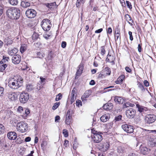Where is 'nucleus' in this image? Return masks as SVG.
Instances as JSON below:
<instances>
[{"label":"nucleus","mask_w":156,"mask_h":156,"mask_svg":"<svg viewBox=\"0 0 156 156\" xmlns=\"http://www.w3.org/2000/svg\"><path fill=\"white\" fill-rule=\"evenodd\" d=\"M91 132L93 134L92 137L94 143H99L102 141L103 137L101 135L103 134L102 132H98L93 128L91 129Z\"/></svg>","instance_id":"3"},{"label":"nucleus","mask_w":156,"mask_h":156,"mask_svg":"<svg viewBox=\"0 0 156 156\" xmlns=\"http://www.w3.org/2000/svg\"><path fill=\"white\" fill-rule=\"evenodd\" d=\"M8 138L10 140H14L17 138L16 133L14 132H9L7 134Z\"/></svg>","instance_id":"13"},{"label":"nucleus","mask_w":156,"mask_h":156,"mask_svg":"<svg viewBox=\"0 0 156 156\" xmlns=\"http://www.w3.org/2000/svg\"><path fill=\"white\" fill-rule=\"evenodd\" d=\"M78 147V144L76 142H74L73 146V149L75 150H76Z\"/></svg>","instance_id":"51"},{"label":"nucleus","mask_w":156,"mask_h":156,"mask_svg":"<svg viewBox=\"0 0 156 156\" xmlns=\"http://www.w3.org/2000/svg\"><path fill=\"white\" fill-rule=\"evenodd\" d=\"M27 49V46L26 44H23L21 46L20 49V51L22 53L24 52Z\"/></svg>","instance_id":"31"},{"label":"nucleus","mask_w":156,"mask_h":156,"mask_svg":"<svg viewBox=\"0 0 156 156\" xmlns=\"http://www.w3.org/2000/svg\"><path fill=\"white\" fill-rule=\"evenodd\" d=\"M121 127H133V126L127 124L126 122L123 123L121 125Z\"/></svg>","instance_id":"55"},{"label":"nucleus","mask_w":156,"mask_h":156,"mask_svg":"<svg viewBox=\"0 0 156 156\" xmlns=\"http://www.w3.org/2000/svg\"><path fill=\"white\" fill-rule=\"evenodd\" d=\"M125 17L126 21L128 22L131 25H132L133 21L130 16L128 14H126L125 15Z\"/></svg>","instance_id":"23"},{"label":"nucleus","mask_w":156,"mask_h":156,"mask_svg":"<svg viewBox=\"0 0 156 156\" xmlns=\"http://www.w3.org/2000/svg\"><path fill=\"white\" fill-rule=\"evenodd\" d=\"M113 108V104L110 103H108L104 105L103 106V109L107 111L111 110Z\"/></svg>","instance_id":"17"},{"label":"nucleus","mask_w":156,"mask_h":156,"mask_svg":"<svg viewBox=\"0 0 156 156\" xmlns=\"http://www.w3.org/2000/svg\"><path fill=\"white\" fill-rule=\"evenodd\" d=\"M105 53V47L104 46L101 47V54L102 55H103Z\"/></svg>","instance_id":"48"},{"label":"nucleus","mask_w":156,"mask_h":156,"mask_svg":"<svg viewBox=\"0 0 156 156\" xmlns=\"http://www.w3.org/2000/svg\"><path fill=\"white\" fill-rule=\"evenodd\" d=\"M62 98V95L61 93H59L57 95L55 99L56 101H58V100L61 99Z\"/></svg>","instance_id":"44"},{"label":"nucleus","mask_w":156,"mask_h":156,"mask_svg":"<svg viewBox=\"0 0 156 156\" xmlns=\"http://www.w3.org/2000/svg\"><path fill=\"white\" fill-rule=\"evenodd\" d=\"M41 88V85L39 83H37L35 87V88L37 90H39Z\"/></svg>","instance_id":"50"},{"label":"nucleus","mask_w":156,"mask_h":156,"mask_svg":"<svg viewBox=\"0 0 156 156\" xmlns=\"http://www.w3.org/2000/svg\"><path fill=\"white\" fill-rule=\"evenodd\" d=\"M25 13L27 17L32 18H34L36 16L37 13L35 10L32 9H27Z\"/></svg>","instance_id":"9"},{"label":"nucleus","mask_w":156,"mask_h":156,"mask_svg":"<svg viewBox=\"0 0 156 156\" xmlns=\"http://www.w3.org/2000/svg\"><path fill=\"white\" fill-rule=\"evenodd\" d=\"M4 90V88L0 87V96H2L3 94V91Z\"/></svg>","instance_id":"54"},{"label":"nucleus","mask_w":156,"mask_h":156,"mask_svg":"<svg viewBox=\"0 0 156 156\" xmlns=\"http://www.w3.org/2000/svg\"><path fill=\"white\" fill-rule=\"evenodd\" d=\"M64 145L66 147H67V146L69 145V141L68 140H65L64 141Z\"/></svg>","instance_id":"58"},{"label":"nucleus","mask_w":156,"mask_h":156,"mask_svg":"<svg viewBox=\"0 0 156 156\" xmlns=\"http://www.w3.org/2000/svg\"><path fill=\"white\" fill-rule=\"evenodd\" d=\"M23 111L24 112V113H23L22 116L23 117L25 118H26L27 116L30 113V111L28 108H24Z\"/></svg>","instance_id":"24"},{"label":"nucleus","mask_w":156,"mask_h":156,"mask_svg":"<svg viewBox=\"0 0 156 156\" xmlns=\"http://www.w3.org/2000/svg\"><path fill=\"white\" fill-rule=\"evenodd\" d=\"M125 78V76L124 75H122L120 76L118 78L119 80L121 83L123 81V80Z\"/></svg>","instance_id":"49"},{"label":"nucleus","mask_w":156,"mask_h":156,"mask_svg":"<svg viewBox=\"0 0 156 156\" xmlns=\"http://www.w3.org/2000/svg\"><path fill=\"white\" fill-rule=\"evenodd\" d=\"M122 117V115H119L115 117V120H114V122L116 123H117V122H118V121L121 120Z\"/></svg>","instance_id":"35"},{"label":"nucleus","mask_w":156,"mask_h":156,"mask_svg":"<svg viewBox=\"0 0 156 156\" xmlns=\"http://www.w3.org/2000/svg\"><path fill=\"white\" fill-rule=\"evenodd\" d=\"M115 35H120V30L119 29L117 28L115 29Z\"/></svg>","instance_id":"57"},{"label":"nucleus","mask_w":156,"mask_h":156,"mask_svg":"<svg viewBox=\"0 0 156 156\" xmlns=\"http://www.w3.org/2000/svg\"><path fill=\"white\" fill-rule=\"evenodd\" d=\"M110 147V143L108 142L100 143L98 145V148L101 151L105 152L108 150Z\"/></svg>","instance_id":"5"},{"label":"nucleus","mask_w":156,"mask_h":156,"mask_svg":"<svg viewBox=\"0 0 156 156\" xmlns=\"http://www.w3.org/2000/svg\"><path fill=\"white\" fill-rule=\"evenodd\" d=\"M7 16L12 20H17L20 15V11L18 8L12 7L8 8L6 11Z\"/></svg>","instance_id":"2"},{"label":"nucleus","mask_w":156,"mask_h":156,"mask_svg":"<svg viewBox=\"0 0 156 156\" xmlns=\"http://www.w3.org/2000/svg\"><path fill=\"white\" fill-rule=\"evenodd\" d=\"M82 102L80 100H77L76 102V106H79L80 105H81Z\"/></svg>","instance_id":"63"},{"label":"nucleus","mask_w":156,"mask_h":156,"mask_svg":"<svg viewBox=\"0 0 156 156\" xmlns=\"http://www.w3.org/2000/svg\"><path fill=\"white\" fill-rule=\"evenodd\" d=\"M107 58H106V60L108 62L112 63L113 65L115 64L114 60H115V57L113 55H108Z\"/></svg>","instance_id":"18"},{"label":"nucleus","mask_w":156,"mask_h":156,"mask_svg":"<svg viewBox=\"0 0 156 156\" xmlns=\"http://www.w3.org/2000/svg\"><path fill=\"white\" fill-rule=\"evenodd\" d=\"M60 119V116L58 115H57L55 118V121L57 122H58V120H59Z\"/></svg>","instance_id":"62"},{"label":"nucleus","mask_w":156,"mask_h":156,"mask_svg":"<svg viewBox=\"0 0 156 156\" xmlns=\"http://www.w3.org/2000/svg\"><path fill=\"white\" fill-rule=\"evenodd\" d=\"M9 59V57L3 56V59L0 62V67H1L0 69L1 68V70H5L7 66V63L8 62Z\"/></svg>","instance_id":"7"},{"label":"nucleus","mask_w":156,"mask_h":156,"mask_svg":"<svg viewBox=\"0 0 156 156\" xmlns=\"http://www.w3.org/2000/svg\"><path fill=\"white\" fill-rule=\"evenodd\" d=\"M23 81V79L20 76H14L9 79L8 85L12 90H17L22 86Z\"/></svg>","instance_id":"1"},{"label":"nucleus","mask_w":156,"mask_h":156,"mask_svg":"<svg viewBox=\"0 0 156 156\" xmlns=\"http://www.w3.org/2000/svg\"><path fill=\"white\" fill-rule=\"evenodd\" d=\"M105 130H106L102 132L106 133V134L111 136L113 135V133L114 134L115 129L113 127H107L105 128Z\"/></svg>","instance_id":"12"},{"label":"nucleus","mask_w":156,"mask_h":156,"mask_svg":"<svg viewBox=\"0 0 156 156\" xmlns=\"http://www.w3.org/2000/svg\"><path fill=\"white\" fill-rule=\"evenodd\" d=\"M123 129L126 132L128 133H131L133 131V127H122Z\"/></svg>","instance_id":"26"},{"label":"nucleus","mask_w":156,"mask_h":156,"mask_svg":"<svg viewBox=\"0 0 156 156\" xmlns=\"http://www.w3.org/2000/svg\"><path fill=\"white\" fill-rule=\"evenodd\" d=\"M8 97L12 101H14L16 99L17 95L15 92L10 93L8 94Z\"/></svg>","instance_id":"19"},{"label":"nucleus","mask_w":156,"mask_h":156,"mask_svg":"<svg viewBox=\"0 0 156 156\" xmlns=\"http://www.w3.org/2000/svg\"><path fill=\"white\" fill-rule=\"evenodd\" d=\"M29 98V94L28 93L25 92L22 93L20 96V100L22 103H26Z\"/></svg>","instance_id":"6"},{"label":"nucleus","mask_w":156,"mask_h":156,"mask_svg":"<svg viewBox=\"0 0 156 156\" xmlns=\"http://www.w3.org/2000/svg\"><path fill=\"white\" fill-rule=\"evenodd\" d=\"M138 51L139 52H141V51H142V48H141V44H139L138 45Z\"/></svg>","instance_id":"61"},{"label":"nucleus","mask_w":156,"mask_h":156,"mask_svg":"<svg viewBox=\"0 0 156 156\" xmlns=\"http://www.w3.org/2000/svg\"><path fill=\"white\" fill-rule=\"evenodd\" d=\"M136 113V111L132 108H129L126 111V115L129 119L133 118Z\"/></svg>","instance_id":"10"},{"label":"nucleus","mask_w":156,"mask_h":156,"mask_svg":"<svg viewBox=\"0 0 156 156\" xmlns=\"http://www.w3.org/2000/svg\"><path fill=\"white\" fill-rule=\"evenodd\" d=\"M134 105L129 102H127L123 105V108H124L129 106L133 107Z\"/></svg>","instance_id":"33"},{"label":"nucleus","mask_w":156,"mask_h":156,"mask_svg":"<svg viewBox=\"0 0 156 156\" xmlns=\"http://www.w3.org/2000/svg\"><path fill=\"white\" fill-rule=\"evenodd\" d=\"M26 124L23 122H20L17 124V127H26Z\"/></svg>","instance_id":"40"},{"label":"nucleus","mask_w":156,"mask_h":156,"mask_svg":"<svg viewBox=\"0 0 156 156\" xmlns=\"http://www.w3.org/2000/svg\"><path fill=\"white\" fill-rule=\"evenodd\" d=\"M63 133L65 137H67L69 136V133L68 130L66 129L63 130Z\"/></svg>","instance_id":"43"},{"label":"nucleus","mask_w":156,"mask_h":156,"mask_svg":"<svg viewBox=\"0 0 156 156\" xmlns=\"http://www.w3.org/2000/svg\"><path fill=\"white\" fill-rule=\"evenodd\" d=\"M26 90L28 92H30L34 88L33 85L32 84L29 83L26 85Z\"/></svg>","instance_id":"25"},{"label":"nucleus","mask_w":156,"mask_h":156,"mask_svg":"<svg viewBox=\"0 0 156 156\" xmlns=\"http://www.w3.org/2000/svg\"><path fill=\"white\" fill-rule=\"evenodd\" d=\"M30 3L26 0L22 1L21 3V5L24 8H27L30 6Z\"/></svg>","instance_id":"21"},{"label":"nucleus","mask_w":156,"mask_h":156,"mask_svg":"<svg viewBox=\"0 0 156 156\" xmlns=\"http://www.w3.org/2000/svg\"><path fill=\"white\" fill-rule=\"evenodd\" d=\"M5 42H6V44L7 45H10L12 43V40L8 37H7L5 39Z\"/></svg>","instance_id":"39"},{"label":"nucleus","mask_w":156,"mask_h":156,"mask_svg":"<svg viewBox=\"0 0 156 156\" xmlns=\"http://www.w3.org/2000/svg\"><path fill=\"white\" fill-rule=\"evenodd\" d=\"M60 104V103L59 102L55 103L52 106V109L53 110H55L58 107Z\"/></svg>","instance_id":"41"},{"label":"nucleus","mask_w":156,"mask_h":156,"mask_svg":"<svg viewBox=\"0 0 156 156\" xmlns=\"http://www.w3.org/2000/svg\"><path fill=\"white\" fill-rule=\"evenodd\" d=\"M105 73H103V72L100 73L98 75V78H102L105 76Z\"/></svg>","instance_id":"53"},{"label":"nucleus","mask_w":156,"mask_h":156,"mask_svg":"<svg viewBox=\"0 0 156 156\" xmlns=\"http://www.w3.org/2000/svg\"><path fill=\"white\" fill-rule=\"evenodd\" d=\"M83 63H81L78 67V69L77 70L76 73L75 78H76L77 76H80L83 70Z\"/></svg>","instance_id":"14"},{"label":"nucleus","mask_w":156,"mask_h":156,"mask_svg":"<svg viewBox=\"0 0 156 156\" xmlns=\"http://www.w3.org/2000/svg\"><path fill=\"white\" fill-rule=\"evenodd\" d=\"M114 101L116 103L119 104H123L124 100L121 97L115 96L114 98Z\"/></svg>","instance_id":"20"},{"label":"nucleus","mask_w":156,"mask_h":156,"mask_svg":"<svg viewBox=\"0 0 156 156\" xmlns=\"http://www.w3.org/2000/svg\"><path fill=\"white\" fill-rule=\"evenodd\" d=\"M18 50L16 48H14L12 50H9L8 51V54L10 55H14L18 51Z\"/></svg>","instance_id":"27"},{"label":"nucleus","mask_w":156,"mask_h":156,"mask_svg":"<svg viewBox=\"0 0 156 156\" xmlns=\"http://www.w3.org/2000/svg\"><path fill=\"white\" fill-rule=\"evenodd\" d=\"M129 35L130 40L131 41H133V37L132 34V32L131 31H129Z\"/></svg>","instance_id":"59"},{"label":"nucleus","mask_w":156,"mask_h":156,"mask_svg":"<svg viewBox=\"0 0 156 156\" xmlns=\"http://www.w3.org/2000/svg\"><path fill=\"white\" fill-rule=\"evenodd\" d=\"M72 112V110L71 109H69L67 113L66 116H69V117H72L71 115V112Z\"/></svg>","instance_id":"52"},{"label":"nucleus","mask_w":156,"mask_h":156,"mask_svg":"<svg viewBox=\"0 0 156 156\" xmlns=\"http://www.w3.org/2000/svg\"><path fill=\"white\" fill-rule=\"evenodd\" d=\"M137 85L139 88L141 90L144 91L145 90V89L142 83L140 82H138Z\"/></svg>","instance_id":"38"},{"label":"nucleus","mask_w":156,"mask_h":156,"mask_svg":"<svg viewBox=\"0 0 156 156\" xmlns=\"http://www.w3.org/2000/svg\"><path fill=\"white\" fill-rule=\"evenodd\" d=\"M23 140L20 137L17 138L15 141V142L16 144H21L23 142Z\"/></svg>","instance_id":"42"},{"label":"nucleus","mask_w":156,"mask_h":156,"mask_svg":"<svg viewBox=\"0 0 156 156\" xmlns=\"http://www.w3.org/2000/svg\"><path fill=\"white\" fill-rule=\"evenodd\" d=\"M149 140L150 146L152 147L156 146V138L153 136H151Z\"/></svg>","instance_id":"15"},{"label":"nucleus","mask_w":156,"mask_h":156,"mask_svg":"<svg viewBox=\"0 0 156 156\" xmlns=\"http://www.w3.org/2000/svg\"><path fill=\"white\" fill-rule=\"evenodd\" d=\"M72 117H69V116H66V118L65 120L66 124L69 125V126H71L70 125V119Z\"/></svg>","instance_id":"36"},{"label":"nucleus","mask_w":156,"mask_h":156,"mask_svg":"<svg viewBox=\"0 0 156 156\" xmlns=\"http://www.w3.org/2000/svg\"><path fill=\"white\" fill-rule=\"evenodd\" d=\"M148 151V148L145 147H142L141 150V152L144 154H147Z\"/></svg>","instance_id":"32"},{"label":"nucleus","mask_w":156,"mask_h":156,"mask_svg":"<svg viewBox=\"0 0 156 156\" xmlns=\"http://www.w3.org/2000/svg\"><path fill=\"white\" fill-rule=\"evenodd\" d=\"M41 26L44 30L48 31L51 29V24L49 20L48 19H44L42 21Z\"/></svg>","instance_id":"4"},{"label":"nucleus","mask_w":156,"mask_h":156,"mask_svg":"<svg viewBox=\"0 0 156 156\" xmlns=\"http://www.w3.org/2000/svg\"><path fill=\"white\" fill-rule=\"evenodd\" d=\"M28 127H17V130L21 133H23L27 131L28 129Z\"/></svg>","instance_id":"28"},{"label":"nucleus","mask_w":156,"mask_h":156,"mask_svg":"<svg viewBox=\"0 0 156 156\" xmlns=\"http://www.w3.org/2000/svg\"><path fill=\"white\" fill-rule=\"evenodd\" d=\"M66 45V43L65 41H62V43L61 46L63 48H65Z\"/></svg>","instance_id":"60"},{"label":"nucleus","mask_w":156,"mask_h":156,"mask_svg":"<svg viewBox=\"0 0 156 156\" xmlns=\"http://www.w3.org/2000/svg\"><path fill=\"white\" fill-rule=\"evenodd\" d=\"M21 60V56L18 54L14 55L12 58V62L15 64H19Z\"/></svg>","instance_id":"11"},{"label":"nucleus","mask_w":156,"mask_h":156,"mask_svg":"<svg viewBox=\"0 0 156 156\" xmlns=\"http://www.w3.org/2000/svg\"><path fill=\"white\" fill-rule=\"evenodd\" d=\"M144 85L146 87H148L149 85V83L147 80H145L144 82Z\"/></svg>","instance_id":"64"},{"label":"nucleus","mask_w":156,"mask_h":156,"mask_svg":"<svg viewBox=\"0 0 156 156\" xmlns=\"http://www.w3.org/2000/svg\"><path fill=\"white\" fill-rule=\"evenodd\" d=\"M24 108L20 106L18 107V111L20 112H22L23 111Z\"/></svg>","instance_id":"56"},{"label":"nucleus","mask_w":156,"mask_h":156,"mask_svg":"<svg viewBox=\"0 0 156 156\" xmlns=\"http://www.w3.org/2000/svg\"><path fill=\"white\" fill-rule=\"evenodd\" d=\"M108 119H109V118H108V116L106 114L103 115L100 118L101 120V121L103 122H106Z\"/></svg>","instance_id":"29"},{"label":"nucleus","mask_w":156,"mask_h":156,"mask_svg":"<svg viewBox=\"0 0 156 156\" xmlns=\"http://www.w3.org/2000/svg\"><path fill=\"white\" fill-rule=\"evenodd\" d=\"M46 6L47 7L49 8H52V6L55 5H56V3H47L46 4Z\"/></svg>","instance_id":"45"},{"label":"nucleus","mask_w":156,"mask_h":156,"mask_svg":"<svg viewBox=\"0 0 156 156\" xmlns=\"http://www.w3.org/2000/svg\"><path fill=\"white\" fill-rule=\"evenodd\" d=\"M126 3L127 7L129 8L130 9H132V6L131 3L129 1H126Z\"/></svg>","instance_id":"47"},{"label":"nucleus","mask_w":156,"mask_h":156,"mask_svg":"<svg viewBox=\"0 0 156 156\" xmlns=\"http://www.w3.org/2000/svg\"><path fill=\"white\" fill-rule=\"evenodd\" d=\"M92 91L90 90H86L81 97V99L83 101L86 100V98H88L92 93Z\"/></svg>","instance_id":"16"},{"label":"nucleus","mask_w":156,"mask_h":156,"mask_svg":"<svg viewBox=\"0 0 156 156\" xmlns=\"http://www.w3.org/2000/svg\"><path fill=\"white\" fill-rule=\"evenodd\" d=\"M85 0H77L76 3V7L79 8L81 6H82Z\"/></svg>","instance_id":"22"},{"label":"nucleus","mask_w":156,"mask_h":156,"mask_svg":"<svg viewBox=\"0 0 156 156\" xmlns=\"http://www.w3.org/2000/svg\"><path fill=\"white\" fill-rule=\"evenodd\" d=\"M104 71L105 75H110L111 73L110 69L108 67H106L105 68Z\"/></svg>","instance_id":"34"},{"label":"nucleus","mask_w":156,"mask_h":156,"mask_svg":"<svg viewBox=\"0 0 156 156\" xmlns=\"http://www.w3.org/2000/svg\"><path fill=\"white\" fill-rule=\"evenodd\" d=\"M10 4L13 5H15L17 4L18 1L17 0H9Z\"/></svg>","instance_id":"37"},{"label":"nucleus","mask_w":156,"mask_h":156,"mask_svg":"<svg viewBox=\"0 0 156 156\" xmlns=\"http://www.w3.org/2000/svg\"><path fill=\"white\" fill-rule=\"evenodd\" d=\"M71 97H75L76 98L77 96V90L75 88H74L71 92Z\"/></svg>","instance_id":"30"},{"label":"nucleus","mask_w":156,"mask_h":156,"mask_svg":"<svg viewBox=\"0 0 156 156\" xmlns=\"http://www.w3.org/2000/svg\"><path fill=\"white\" fill-rule=\"evenodd\" d=\"M156 119V116L154 114H147L145 117V121L147 123L153 122Z\"/></svg>","instance_id":"8"},{"label":"nucleus","mask_w":156,"mask_h":156,"mask_svg":"<svg viewBox=\"0 0 156 156\" xmlns=\"http://www.w3.org/2000/svg\"><path fill=\"white\" fill-rule=\"evenodd\" d=\"M37 57L38 58H42L44 57V54L41 53L40 52H38L37 53Z\"/></svg>","instance_id":"46"}]
</instances>
